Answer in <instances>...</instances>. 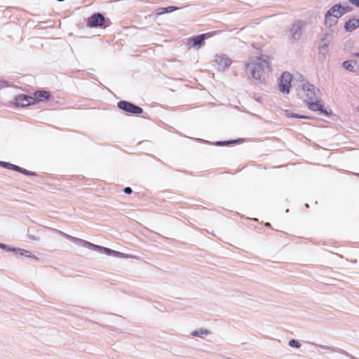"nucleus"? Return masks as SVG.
Returning <instances> with one entry per match:
<instances>
[{
	"instance_id": "nucleus-15",
	"label": "nucleus",
	"mask_w": 359,
	"mask_h": 359,
	"mask_svg": "<svg viewBox=\"0 0 359 359\" xmlns=\"http://www.w3.org/2000/svg\"><path fill=\"white\" fill-rule=\"evenodd\" d=\"M359 27V19H350L344 24V29L346 32H351Z\"/></svg>"
},
{
	"instance_id": "nucleus-24",
	"label": "nucleus",
	"mask_w": 359,
	"mask_h": 359,
	"mask_svg": "<svg viewBox=\"0 0 359 359\" xmlns=\"http://www.w3.org/2000/svg\"><path fill=\"white\" fill-rule=\"evenodd\" d=\"M317 346L320 348H323V349L334 351V349L330 346H324V345H317Z\"/></svg>"
},
{
	"instance_id": "nucleus-23",
	"label": "nucleus",
	"mask_w": 359,
	"mask_h": 359,
	"mask_svg": "<svg viewBox=\"0 0 359 359\" xmlns=\"http://www.w3.org/2000/svg\"><path fill=\"white\" fill-rule=\"evenodd\" d=\"M165 8L166 13H170V12H172L174 11L177 10V8L175 7V6H170V7H167V8Z\"/></svg>"
},
{
	"instance_id": "nucleus-27",
	"label": "nucleus",
	"mask_w": 359,
	"mask_h": 359,
	"mask_svg": "<svg viewBox=\"0 0 359 359\" xmlns=\"http://www.w3.org/2000/svg\"><path fill=\"white\" fill-rule=\"evenodd\" d=\"M231 142H217L216 143V145L222 146V145H228Z\"/></svg>"
},
{
	"instance_id": "nucleus-12",
	"label": "nucleus",
	"mask_w": 359,
	"mask_h": 359,
	"mask_svg": "<svg viewBox=\"0 0 359 359\" xmlns=\"http://www.w3.org/2000/svg\"><path fill=\"white\" fill-rule=\"evenodd\" d=\"M104 22V18L100 13L93 15L88 20V25L91 27L101 26Z\"/></svg>"
},
{
	"instance_id": "nucleus-33",
	"label": "nucleus",
	"mask_w": 359,
	"mask_h": 359,
	"mask_svg": "<svg viewBox=\"0 0 359 359\" xmlns=\"http://www.w3.org/2000/svg\"><path fill=\"white\" fill-rule=\"evenodd\" d=\"M239 142V140H237V141H232V142ZM231 143V142H230Z\"/></svg>"
},
{
	"instance_id": "nucleus-22",
	"label": "nucleus",
	"mask_w": 359,
	"mask_h": 359,
	"mask_svg": "<svg viewBox=\"0 0 359 359\" xmlns=\"http://www.w3.org/2000/svg\"><path fill=\"white\" fill-rule=\"evenodd\" d=\"M353 6L359 8V0H347Z\"/></svg>"
},
{
	"instance_id": "nucleus-8",
	"label": "nucleus",
	"mask_w": 359,
	"mask_h": 359,
	"mask_svg": "<svg viewBox=\"0 0 359 359\" xmlns=\"http://www.w3.org/2000/svg\"><path fill=\"white\" fill-rule=\"evenodd\" d=\"M118 106L121 109L133 114H140L142 112V108L126 101H120Z\"/></svg>"
},
{
	"instance_id": "nucleus-20",
	"label": "nucleus",
	"mask_w": 359,
	"mask_h": 359,
	"mask_svg": "<svg viewBox=\"0 0 359 359\" xmlns=\"http://www.w3.org/2000/svg\"><path fill=\"white\" fill-rule=\"evenodd\" d=\"M289 346H291V347H294V348H300L301 346V344L295 340V339H291L290 341H289Z\"/></svg>"
},
{
	"instance_id": "nucleus-26",
	"label": "nucleus",
	"mask_w": 359,
	"mask_h": 359,
	"mask_svg": "<svg viewBox=\"0 0 359 359\" xmlns=\"http://www.w3.org/2000/svg\"><path fill=\"white\" fill-rule=\"evenodd\" d=\"M18 172H22V173H24V174H25V175H32V174H31V172H30L29 171H27V170H25V169H23V168H21L20 167V170H18Z\"/></svg>"
},
{
	"instance_id": "nucleus-28",
	"label": "nucleus",
	"mask_w": 359,
	"mask_h": 359,
	"mask_svg": "<svg viewBox=\"0 0 359 359\" xmlns=\"http://www.w3.org/2000/svg\"><path fill=\"white\" fill-rule=\"evenodd\" d=\"M124 192L127 194H129L132 192V189L130 187H126L124 189Z\"/></svg>"
},
{
	"instance_id": "nucleus-21",
	"label": "nucleus",
	"mask_w": 359,
	"mask_h": 359,
	"mask_svg": "<svg viewBox=\"0 0 359 359\" xmlns=\"http://www.w3.org/2000/svg\"><path fill=\"white\" fill-rule=\"evenodd\" d=\"M0 248L5 250L8 252H13V250L14 249V248L10 246V245H7L6 244L1 243H0Z\"/></svg>"
},
{
	"instance_id": "nucleus-31",
	"label": "nucleus",
	"mask_w": 359,
	"mask_h": 359,
	"mask_svg": "<svg viewBox=\"0 0 359 359\" xmlns=\"http://www.w3.org/2000/svg\"><path fill=\"white\" fill-rule=\"evenodd\" d=\"M292 117H299L297 114H292Z\"/></svg>"
},
{
	"instance_id": "nucleus-13",
	"label": "nucleus",
	"mask_w": 359,
	"mask_h": 359,
	"mask_svg": "<svg viewBox=\"0 0 359 359\" xmlns=\"http://www.w3.org/2000/svg\"><path fill=\"white\" fill-rule=\"evenodd\" d=\"M342 67L344 69L351 72H359V62L357 60H346L342 63Z\"/></svg>"
},
{
	"instance_id": "nucleus-16",
	"label": "nucleus",
	"mask_w": 359,
	"mask_h": 359,
	"mask_svg": "<svg viewBox=\"0 0 359 359\" xmlns=\"http://www.w3.org/2000/svg\"><path fill=\"white\" fill-rule=\"evenodd\" d=\"M210 334V330L205 328H200L197 330L193 331L191 332V335L194 337H199L201 339H204Z\"/></svg>"
},
{
	"instance_id": "nucleus-19",
	"label": "nucleus",
	"mask_w": 359,
	"mask_h": 359,
	"mask_svg": "<svg viewBox=\"0 0 359 359\" xmlns=\"http://www.w3.org/2000/svg\"><path fill=\"white\" fill-rule=\"evenodd\" d=\"M1 165H3L4 168H6L8 169L13 170H20V167L11 163H6V162H1L0 163Z\"/></svg>"
},
{
	"instance_id": "nucleus-18",
	"label": "nucleus",
	"mask_w": 359,
	"mask_h": 359,
	"mask_svg": "<svg viewBox=\"0 0 359 359\" xmlns=\"http://www.w3.org/2000/svg\"><path fill=\"white\" fill-rule=\"evenodd\" d=\"M13 252H15L16 255H18L20 256H24V257H30V258L34 257V256H32V252L30 251L22 249V248H14V249L13 250Z\"/></svg>"
},
{
	"instance_id": "nucleus-3",
	"label": "nucleus",
	"mask_w": 359,
	"mask_h": 359,
	"mask_svg": "<svg viewBox=\"0 0 359 359\" xmlns=\"http://www.w3.org/2000/svg\"><path fill=\"white\" fill-rule=\"evenodd\" d=\"M351 8L347 5L336 4L329 8L325 13L324 25L327 27H333L337 23L341 17L350 12Z\"/></svg>"
},
{
	"instance_id": "nucleus-6",
	"label": "nucleus",
	"mask_w": 359,
	"mask_h": 359,
	"mask_svg": "<svg viewBox=\"0 0 359 359\" xmlns=\"http://www.w3.org/2000/svg\"><path fill=\"white\" fill-rule=\"evenodd\" d=\"M305 23L302 20L294 22L290 29L289 37L291 40L296 41L299 39L302 35V29L304 27Z\"/></svg>"
},
{
	"instance_id": "nucleus-14",
	"label": "nucleus",
	"mask_w": 359,
	"mask_h": 359,
	"mask_svg": "<svg viewBox=\"0 0 359 359\" xmlns=\"http://www.w3.org/2000/svg\"><path fill=\"white\" fill-rule=\"evenodd\" d=\"M205 39L206 34H200L194 38L189 39V45L190 47H200Z\"/></svg>"
},
{
	"instance_id": "nucleus-5",
	"label": "nucleus",
	"mask_w": 359,
	"mask_h": 359,
	"mask_svg": "<svg viewBox=\"0 0 359 359\" xmlns=\"http://www.w3.org/2000/svg\"><path fill=\"white\" fill-rule=\"evenodd\" d=\"M292 80V76L290 72H283L281 75L278 87L280 92L283 94H288L290 90Z\"/></svg>"
},
{
	"instance_id": "nucleus-30",
	"label": "nucleus",
	"mask_w": 359,
	"mask_h": 359,
	"mask_svg": "<svg viewBox=\"0 0 359 359\" xmlns=\"http://www.w3.org/2000/svg\"><path fill=\"white\" fill-rule=\"evenodd\" d=\"M286 114H287V116H292V114H290V113H289V112H287V111L286 112Z\"/></svg>"
},
{
	"instance_id": "nucleus-1",
	"label": "nucleus",
	"mask_w": 359,
	"mask_h": 359,
	"mask_svg": "<svg viewBox=\"0 0 359 359\" xmlns=\"http://www.w3.org/2000/svg\"><path fill=\"white\" fill-rule=\"evenodd\" d=\"M299 94L311 110L325 116L331 115L332 110L324 107V104L320 99L321 92L314 85L307 81H302Z\"/></svg>"
},
{
	"instance_id": "nucleus-2",
	"label": "nucleus",
	"mask_w": 359,
	"mask_h": 359,
	"mask_svg": "<svg viewBox=\"0 0 359 359\" xmlns=\"http://www.w3.org/2000/svg\"><path fill=\"white\" fill-rule=\"evenodd\" d=\"M270 63V58L266 55L251 59L245 64V74L255 80L260 81L265 73L271 72Z\"/></svg>"
},
{
	"instance_id": "nucleus-17",
	"label": "nucleus",
	"mask_w": 359,
	"mask_h": 359,
	"mask_svg": "<svg viewBox=\"0 0 359 359\" xmlns=\"http://www.w3.org/2000/svg\"><path fill=\"white\" fill-rule=\"evenodd\" d=\"M49 96V94L48 92L44 90H39L35 92L34 96L32 97L33 98H35V102H41L43 101L46 99H48Z\"/></svg>"
},
{
	"instance_id": "nucleus-4",
	"label": "nucleus",
	"mask_w": 359,
	"mask_h": 359,
	"mask_svg": "<svg viewBox=\"0 0 359 359\" xmlns=\"http://www.w3.org/2000/svg\"><path fill=\"white\" fill-rule=\"evenodd\" d=\"M332 39V33L330 32L325 33L323 36L321 38L318 48V59L320 62H323L325 60L326 55L329 53V44L331 42Z\"/></svg>"
},
{
	"instance_id": "nucleus-9",
	"label": "nucleus",
	"mask_w": 359,
	"mask_h": 359,
	"mask_svg": "<svg viewBox=\"0 0 359 359\" xmlns=\"http://www.w3.org/2000/svg\"><path fill=\"white\" fill-rule=\"evenodd\" d=\"M67 237L72 241L74 242V243H76V245H80L83 248H88L92 250L97 251L98 252H100V251L102 246H99V245L93 244L90 242H88L86 241L79 239V238H74V237H72V236H70L68 235H67Z\"/></svg>"
},
{
	"instance_id": "nucleus-29",
	"label": "nucleus",
	"mask_w": 359,
	"mask_h": 359,
	"mask_svg": "<svg viewBox=\"0 0 359 359\" xmlns=\"http://www.w3.org/2000/svg\"><path fill=\"white\" fill-rule=\"evenodd\" d=\"M354 56L359 57V53H356L354 54Z\"/></svg>"
},
{
	"instance_id": "nucleus-7",
	"label": "nucleus",
	"mask_w": 359,
	"mask_h": 359,
	"mask_svg": "<svg viewBox=\"0 0 359 359\" xmlns=\"http://www.w3.org/2000/svg\"><path fill=\"white\" fill-rule=\"evenodd\" d=\"M35 104V98L24 94L19 95L14 100V104L16 107H27Z\"/></svg>"
},
{
	"instance_id": "nucleus-11",
	"label": "nucleus",
	"mask_w": 359,
	"mask_h": 359,
	"mask_svg": "<svg viewBox=\"0 0 359 359\" xmlns=\"http://www.w3.org/2000/svg\"><path fill=\"white\" fill-rule=\"evenodd\" d=\"M215 62L217 65L219 69L224 70L228 68L232 63L231 60L225 55H217Z\"/></svg>"
},
{
	"instance_id": "nucleus-10",
	"label": "nucleus",
	"mask_w": 359,
	"mask_h": 359,
	"mask_svg": "<svg viewBox=\"0 0 359 359\" xmlns=\"http://www.w3.org/2000/svg\"><path fill=\"white\" fill-rule=\"evenodd\" d=\"M100 253L106 254L107 255L112 256V257H117V258H124V259H135L136 258L135 256H133L132 255L122 253V252L115 251V250H113L109 248H104V247H101Z\"/></svg>"
},
{
	"instance_id": "nucleus-25",
	"label": "nucleus",
	"mask_w": 359,
	"mask_h": 359,
	"mask_svg": "<svg viewBox=\"0 0 359 359\" xmlns=\"http://www.w3.org/2000/svg\"><path fill=\"white\" fill-rule=\"evenodd\" d=\"M164 13H166L165 8H160L158 9V11H157V14L158 15H162V14H164Z\"/></svg>"
},
{
	"instance_id": "nucleus-32",
	"label": "nucleus",
	"mask_w": 359,
	"mask_h": 359,
	"mask_svg": "<svg viewBox=\"0 0 359 359\" xmlns=\"http://www.w3.org/2000/svg\"><path fill=\"white\" fill-rule=\"evenodd\" d=\"M265 225H266V226H270V224H269V223H266V224H265Z\"/></svg>"
}]
</instances>
